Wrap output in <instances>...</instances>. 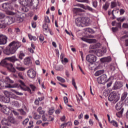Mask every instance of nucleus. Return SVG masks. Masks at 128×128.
Wrapping results in <instances>:
<instances>
[{"mask_svg":"<svg viewBox=\"0 0 128 128\" xmlns=\"http://www.w3.org/2000/svg\"><path fill=\"white\" fill-rule=\"evenodd\" d=\"M18 76L20 78H21V80H24V73L20 72L18 74Z\"/></svg>","mask_w":128,"mask_h":128,"instance_id":"nucleus-48","label":"nucleus"},{"mask_svg":"<svg viewBox=\"0 0 128 128\" xmlns=\"http://www.w3.org/2000/svg\"><path fill=\"white\" fill-rule=\"evenodd\" d=\"M4 22H5L7 26H10L14 22V18L12 16H7L4 18Z\"/></svg>","mask_w":128,"mask_h":128,"instance_id":"nucleus-8","label":"nucleus"},{"mask_svg":"<svg viewBox=\"0 0 128 128\" xmlns=\"http://www.w3.org/2000/svg\"><path fill=\"white\" fill-rule=\"evenodd\" d=\"M33 118H34V120H40V118H42V116L39 115V114H37L36 113H34Z\"/></svg>","mask_w":128,"mask_h":128,"instance_id":"nucleus-37","label":"nucleus"},{"mask_svg":"<svg viewBox=\"0 0 128 128\" xmlns=\"http://www.w3.org/2000/svg\"><path fill=\"white\" fill-rule=\"evenodd\" d=\"M88 68L89 70H94V72H96V65L89 64L88 66Z\"/></svg>","mask_w":128,"mask_h":128,"instance_id":"nucleus-40","label":"nucleus"},{"mask_svg":"<svg viewBox=\"0 0 128 128\" xmlns=\"http://www.w3.org/2000/svg\"><path fill=\"white\" fill-rule=\"evenodd\" d=\"M76 24L77 26L84 27L82 26V18H78L76 20Z\"/></svg>","mask_w":128,"mask_h":128,"instance_id":"nucleus-17","label":"nucleus"},{"mask_svg":"<svg viewBox=\"0 0 128 128\" xmlns=\"http://www.w3.org/2000/svg\"><path fill=\"white\" fill-rule=\"evenodd\" d=\"M118 22H124L126 20V17H123L122 19V17L117 18Z\"/></svg>","mask_w":128,"mask_h":128,"instance_id":"nucleus-46","label":"nucleus"},{"mask_svg":"<svg viewBox=\"0 0 128 128\" xmlns=\"http://www.w3.org/2000/svg\"><path fill=\"white\" fill-rule=\"evenodd\" d=\"M27 75L30 78H34L36 76V72L34 70L31 68L27 72Z\"/></svg>","mask_w":128,"mask_h":128,"instance_id":"nucleus-9","label":"nucleus"},{"mask_svg":"<svg viewBox=\"0 0 128 128\" xmlns=\"http://www.w3.org/2000/svg\"><path fill=\"white\" fill-rule=\"evenodd\" d=\"M56 78L58 80H59V82H66V80L62 77H60L58 76L56 77Z\"/></svg>","mask_w":128,"mask_h":128,"instance_id":"nucleus-43","label":"nucleus"},{"mask_svg":"<svg viewBox=\"0 0 128 128\" xmlns=\"http://www.w3.org/2000/svg\"><path fill=\"white\" fill-rule=\"evenodd\" d=\"M14 84V81L10 78L6 77L5 80H0V86L2 88H18V83H16L14 84Z\"/></svg>","mask_w":128,"mask_h":128,"instance_id":"nucleus-1","label":"nucleus"},{"mask_svg":"<svg viewBox=\"0 0 128 128\" xmlns=\"http://www.w3.org/2000/svg\"><path fill=\"white\" fill-rule=\"evenodd\" d=\"M18 112H20V114H22V116H26V112H24V109L22 108H20L18 109Z\"/></svg>","mask_w":128,"mask_h":128,"instance_id":"nucleus-45","label":"nucleus"},{"mask_svg":"<svg viewBox=\"0 0 128 128\" xmlns=\"http://www.w3.org/2000/svg\"><path fill=\"white\" fill-rule=\"evenodd\" d=\"M8 42V37L6 35H0V46L2 44H6Z\"/></svg>","mask_w":128,"mask_h":128,"instance_id":"nucleus-10","label":"nucleus"},{"mask_svg":"<svg viewBox=\"0 0 128 128\" xmlns=\"http://www.w3.org/2000/svg\"><path fill=\"white\" fill-rule=\"evenodd\" d=\"M90 18L87 17H83L82 18V26H90Z\"/></svg>","mask_w":128,"mask_h":128,"instance_id":"nucleus-14","label":"nucleus"},{"mask_svg":"<svg viewBox=\"0 0 128 128\" xmlns=\"http://www.w3.org/2000/svg\"><path fill=\"white\" fill-rule=\"evenodd\" d=\"M2 110V112H4V114H7V116L10 114V108H7L6 106H4Z\"/></svg>","mask_w":128,"mask_h":128,"instance_id":"nucleus-20","label":"nucleus"},{"mask_svg":"<svg viewBox=\"0 0 128 128\" xmlns=\"http://www.w3.org/2000/svg\"><path fill=\"white\" fill-rule=\"evenodd\" d=\"M54 108L49 110L48 112V114H50V116H52V114H54Z\"/></svg>","mask_w":128,"mask_h":128,"instance_id":"nucleus-57","label":"nucleus"},{"mask_svg":"<svg viewBox=\"0 0 128 128\" xmlns=\"http://www.w3.org/2000/svg\"><path fill=\"white\" fill-rule=\"evenodd\" d=\"M86 60L91 64H94V63L96 62V56L94 55L90 54L86 56Z\"/></svg>","mask_w":128,"mask_h":128,"instance_id":"nucleus-6","label":"nucleus"},{"mask_svg":"<svg viewBox=\"0 0 128 128\" xmlns=\"http://www.w3.org/2000/svg\"><path fill=\"white\" fill-rule=\"evenodd\" d=\"M120 97L118 96L116 92L113 91L109 95L108 100L109 102H113L114 104H116L120 100Z\"/></svg>","mask_w":128,"mask_h":128,"instance_id":"nucleus-3","label":"nucleus"},{"mask_svg":"<svg viewBox=\"0 0 128 128\" xmlns=\"http://www.w3.org/2000/svg\"><path fill=\"white\" fill-rule=\"evenodd\" d=\"M44 21L47 24H50V18H48V16H45V18H44Z\"/></svg>","mask_w":128,"mask_h":128,"instance_id":"nucleus-51","label":"nucleus"},{"mask_svg":"<svg viewBox=\"0 0 128 128\" xmlns=\"http://www.w3.org/2000/svg\"><path fill=\"white\" fill-rule=\"evenodd\" d=\"M10 101V97L0 95V102H2L5 104H8Z\"/></svg>","mask_w":128,"mask_h":128,"instance_id":"nucleus-13","label":"nucleus"},{"mask_svg":"<svg viewBox=\"0 0 128 128\" xmlns=\"http://www.w3.org/2000/svg\"><path fill=\"white\" fill-rule=\"evenodd\" d=\"M8 58H6L1 60L0 64H8Z\"/></svg>","mask_w":128,"mask_h":128,"instance_id":"nucleus-32","label":"nucleus"},{"mask_svg":"<svg viewBox=\"0 0 128 128\" xmlns=\"http://www.w3.org/2000/svg\"><path fill=\"white\" fill-rule=\"evenodd\" d=\"M39 40L40 42H42L44 40V37L42 36V34H40Z\"/></svg>","mask_w":128,"mask_h":128,"instance_id":"nucleus-52","label":"nucleus"},{"mask_svg":"<svg viewBox=\"0 0 128 128\" xmlns=\"http://www.w3.org/2000/svg\"><path fill=\"white\" fill-rule=\"evenodd\" d=\"M124 86V85L122 84V82H116L114 84L112 90H120V88H122Z\"/></svg>","mask_w":128,"mask_h":128,"instance_id":"nucleus-7","label":"nucleus"},{"mask_svg":"<svg viewBox=\"0 0 128 128\" xmlns=\"http://www.w3.org/2000/svg\"><path fill=\"white\" fill-rule=\"evenodd\" d=\"M110 124H112L114 126H115L116 128H118V122L114 120H112L110 122Z\"/></svg>","mask_w":128,"mask_h":128,"instance_id":"nucleus-39","label":"nucleus"},{"mask_svg":"<svg viewBox=\"0 0 128 128\" xmlns=\"http://www.w3.org/2000/svg\"><path fill=\"white\" fill-rule=\"evenodd\" d=\"M18 82L20 83V84H17L18 85V86L15 87V88H20V86L22 90H24V86H26V84H24V82H22V80H18Z\"/></svg>","mask_w":128,"mask_h":128,"instance_id":"nucleus-27","label":"nucleus"},{"mask_svg":"<svg viewBox=\"0 0 128 128\" xmlns=\"http://www.w3.org/2000/svg\"><path fill=\"white\" fill-rule=\"evenodd\" d=\"M4 16H6L4 14V13L2 12H0V20L4 18Z\"/></svg>","mask_w":128,"mask_h":128,"instance_id":"nucleus-63","label":"nucleus"},{"mask_svg":"<svg viewBox=\"0 0 128 128\" xmlns=\"http://www.w3.org/2000/svg\"><path fill=\"white\" fill-rule=\"evenodd\" d=\"M100 61L102 64H104V62H112V58L110 56L103 58L100 59Z\"/></svg>","mask_w":128,"mask_h":128,"instance_id":"nucleus-16","label":"nucleus"},{"mask_svg":"<svg viewBox=\"0 0 128 128\" xmlns=\"http://www.w3.org/2000/svg\"><path fill=\"white\" fill-rule=\"evenodd\" d=\"M100 43L92 45L91 48L92 50H89V52L90 54H96V52L97 56H102L104 54V51L102 50H98L96 52V48H100Z\"/></svg>","mask_w":128,"mask_h":128,"instance_id":"nucleus-2","label":"nucleus"},{"mask_svg":"<svg viewBox=\"0 0 128 128\" xmlns=\"http://www.w3.org/2000/svg\"><path fill=\"white\" fill-rule=\"evenodd\" d=\"M78 2H86V4H89L90 0H76Z\"/></svg>","mask_w":128,"mask_h":128,"instance_id":"nucleus-50","label":"nucleus"},{"mask_svg":"<svg viewBox=\"0 0 128 128\" xmlns=\"http://www.w3.org/2000/svg\"><path fill=\"white\" fill-rule=\"evenodd\" d=\"M30 120V119H28V118H26L22 122V124L24 126H26V124H28V121Z\"/></svg>","mask_w":128,"mask_h":128,"instance_id":"nucleus-49","label":"nucleus"},{"mask_svg":"<svg viewBox=\"0 0 128 128\" xmlns=\"http://www.w3.org/2000/svg\"><path fill=\"white\" fill-rule=\"evenodd\" d=\"M128 93L127 92H124L121 95L120 98V101L121 102H124V100H126V98H128Z\"/></svg>","mask_w":128,"mask_h":128,"instance_id":"nucleus-18","label":"nucleus"},{"mask_svg":"<svg viewBox=\"0 0 128 128\" xmlns=\"http://www.w3.org/2000/svg\"><path fill=\"white\" fill-rule=\"evenodd\" d=\"M8 60L10 62H18V59L16 58V56H12L11 57H8Z\"/></svg>","mask_w":128,"mask_h":128,"instance_id":"nucleus-25","label":"nucleus"},{"mask_svg":"<svg viewBox=\"0 0 128 128\" xmlns=\"http://www.w3.org/2000/svg\"><path fill=\"white\" fill-rule=\"evenodd\" d=\"M116 65H114V64L109 65V68L111 70H116Z\"/></svg>","mask_w":128,"mask_h":128,"instance_id":"nucleus-44","label":"nucleus"},{"mask_svg":"<svg viewBox=\"0 0 128 128\" xmlns=\"http://www.w3.org/2000/svg\"><path fill=\"white\" fill-rule=\"evenodd\" d=\"M24 15L21 14L20 16H16V20L18 22H22L24 21Z\"/></svg>","mask_w":128,"mask_h":128,"instance_id":"nucleus-24","label":"nucleus"},{"mask_svg":"<svg viewBox=\"0 0 128 128\" xmlns=\"http://www.w3.org/2000/svg\"><path fill=\"white\" fill-rule=\"evenodd\" d=\"M122 27L124 28H128V24H127V23H124L122 24Z\"/></svg>","mask_w":128,"mask_h":128,"instance_id":"nucleus-62","label":"nucleus"},{"mask_svg":"<svg viewBox=\"0 0 128 128\" xmlns=\"http://www.w3.org/2000/svg\"><path fill=\"white\" fill-rule=\"evenodd\" d=\"M10 46H12L14 50H16H16L19 48H20L22 44L19 42H16V41H12V42L10 44Z\"/></svg>","mask_w":128,"mask_h":128,"instance_id":"nucleus-11","label":"nucleus"},{"mask_svg":"<svg viewBox=\"0 0 128 128\" xmlns=\"http://www.w3.org/2000/svg\"><path fill=\"white\" fill-rule=\"evenodd\" d=\"M2 66H6L7 70L10 72H16V68H14V66L12 64H6V65H2Z\"/></svg>","mask_w":128,"mask_h":128,"instance_id":"nucleus-15","label":"nucleus"},{"mask_svg":"<svg viewBox=\"0 0 128 128\" xmlns=\"http://www.w3.org/2000/svg\"><path fill=\"white\" fill-rule=\"evenodd\" d=\"M6 28V22L0 23V28Z\"/></svg>","mask_w":128,"mask_h":128,"instance_id":"nucleus-47","label":"nucleus"},{"mask_svg":"<svg viewBox=\"0 0 128 128\" xmlns=\"http://www.w3.org/2000/svg\"><path fill=\"white\" fill-rule=\"evenodd\" d=\"M82 40L84 42H89V44H92V42H96V39H86L84 38H82Z\"/></svg>","mask_w":128,"mask_h":128,"instance_id":"nucleus-28","label":"nucleus"},{"mask_svg":"<svg viewBox=\"0 0 128 128\" xmlns=\"http://www.w3.org/2000/svg\"><path fill=\"white\" fill-rule=\"evenodd\" d=\"M122 102L120 100L116 104V108L117 110H122Z\"/></svg>","mask_w":128,"mask_h":128,"instance_id":"nucleus-21","label":"nucleus"},{"mask_svg":"<svg viewBox=\"0 0 128 128\" xmlns=\"http://www.w3.org/2000/svg\"><path fill=\"white\" fill-rule=\"evenodd\" d=\"M54 68L56 70H62L64 68V66L60 64L55 65Z\"/></svg>","mask_w":128,"mask_h":128,"instance_id":"nucleus-26","label":"nucleus"},{"mask_svg":"<svg viewBox=\"0 0 128 128\" xmlns=\"http://www.w3.org/2000/svg\"><path fill=\"white\" fill-rule=\"evenodd\" d=\"M8 120L9 122V125L10 124H14V122H16V120H14V118L12 116H8Z\"/></svg>","mask_w":128,"mask_h":128,"instance_id":"nucleus-31","label":"nucleus"},{"mask_svg":"<svg viewBox=\"0 0 128 128\" xmlns=\"http://www.w3.org/2000/svg\"><path fill=\"white\" fill-rule=\"evenodd\" d=\"M13 92L18 96H24V94H22V92H18L16 90H13Z\"/></svg>","mask_w":128,"mask_h":128,"instance_id":"nucleus-53","label":"nucleus"},{"mask_svg":"<svg viewBox=\"0 0 128 128\" xmlns=\"http://www.w3.org/2000/svg\"><path fill=\"white\" fill-rule=\"evenodd\" d=\"M124 113V108H122L121 110L116 113V116L118 118H122V114Z\"/></svg>","mask_w":128,"mask_h":128,"instance_id":"nucleus-35","label":"nucleus"},{"mask_svg":"<svg viewBox=\"0 0 128 128\" xmlns=\"http://www.w3.org/2000/svg\"><path fill=\"white\" fill-rule=\"evenodd\" d=\"M48 25L46 24H45L43 26V30L44 32H46L48 30Z\"/></svg>","mask_w":128,"mask_h":128,"instance_id":"nucleus-58","label":"nucleus"},{"mask_svg":"<svg viewBox=\"0 0 128 128\" xmlns=\"http://www.w3.org/2000/svg\"><path fill=\"white\" fill-rule=\"evenodd\" d=\"M110 80V78H108V76H106V74L102 75L98 77L97 78V82L98 84H106V82H108V80Z\"/></svg>","mask_w":128,"mask_h":128,"instance_id":"nucleus-5","label":"nucleus"},{"mask_svg":"<svg viewBox=\"0 0 128 128\" xmlns=\"http://www.w3.org/2000/svg\"><path fill=\"white\" fill-rule=\"evenodd\" d=\"M30 88L32 90V92H34L36 88V86L32 85V84H30Z\"/></svg>","mask_w":128,"mask_h":128,"instance_id":"nucleus-64","label":"nucleus"},{"mask_svg":"<svg viewBox=\"0 0 128 128\" xmlns=\"http://www.w3.org/2000/svg\"><path fill=\"white\" fill-rule=\"evenodd\" d=\"M48 115L46 114H44L42 116V122H50L51 120H50L48 119Z\"/></svg>","mask_w":128,"mask_h":128,"instance_id":"nucleus-22","label":"nucleus"},{"mask_svg":"<svg viewBox=\"0 0 128 128\" xmlns=\"http://www.w3.org/2000/svg\"><path fill=\"white\" fill-rule=\"evenodd\" d=\"M24 56H26V54H24L22 51H20L18 56V58H20V60H22Z\"/></svg>","mask_w":128,"mask_h":128,"instance_id":"nucleus-41","label":"nucleus"},{"mask_svg":"<svg viewBox=\"0 0 128 128\" xmlns=\"http://www.w3.org/2000/svg\"><path fill=\"white\" fill-rule=\"evenodd\" d=\"M13 104L15 106H20V103L18 101H14Z\"/></svg>","mask_w":128,"mask_h":128,"instance_id":"nucleus-61","label":"nucleus"},{"mask_svg":"<svg viewBox=\"0 0 128 128\" xmlns=\"http://www.w3.org/2000/svg\"><path fill=\"white\" fill-rule=\"evenodd\" d=\"M24 63L25 64H32V60L30 57H27L24 60Z\"/></svg>","mask_w":128,"mask_h":128,"instance_id":"nucleus-29","label":"nucleus"},{"mask_svg":"<svg viewBox=\"0 0 128 128\" xmlns=\"http://www.w3.org/2000/svg\"><path fill=\"white\" fill-rule=\"evenodd\" d=\"M72 84L74 86V88L78 90V86H76V81L74 80V78H72Z\"/></svg>","mask_w":128,"mask_h":128,"instance_id":"nucleus-42","label":"nucleus"},{"mask_svg":"<svg viewBox=\"0 0 128 128\" xmlns=\"http://www.w3.org/2000/svg\"><path fill=\"white\" fill-rule=\"evenodd\" d=\"M111 6L112 8H116V2H112Z\"/></svg>","mask_w":128,"mask_h":128,"instance_id":"nucleus-59","label":"nucleus"},{"mask_svg":"<svg viewBox=\"0 0 128 128\" xmlns=\"http://www.w3.org/2000/svg\"><path fill=\"white\" fill-rule=\"evenodd\" d=\"M104 72V70H99L96 72L95 76H100V74H102Z\"/></svg>","mask_w":128,"mask_h":128,"instance_id":"nucleus-34","label":"nucleus"},{"mask_svg":"<svg viewBox=\"0 0 128 128\" xmlns=\"http://www.w3.org/2000/svg\"><path fill=\"white\" fill-rule=\"evenodd\" d=\"M100 68H102V65L99 64L97 66H96L95 71L98 70H100Z\"/></svg>","mask_w":128,"mask_h":128,"instance_id":"nucleus-56","label":"nucleus"},{"mask_svg":"<svg viewBox=\"0 0 128 128\" xmlns=\"http://www.w3.org/2000/svg\"><path fill=\"white\" fill-rule=\"evenodd\" d=\"M37 112L40 114H44V110H42V108L40 106L37 109Z\"/></svg>","mask_w":128,"mask_h":128,"instance_id":"nucleus-36","label":"nucleus"},{"mask_svg":"<svg viewBox=\"0 0 128 128\" xmlns=\"http://www.w3.org/2000/svg\"><path fill=\"white\" fill-rule=\"evenodd\" d=\"M16 68L20 72H24V70H26V68L24 67H16Z\"/></svg>","mask_w":128,"mask_h":128,"instance_id":"nucleus-54","label":"nucleus"},{"mask_svg":"<svg viewBox=\"0 0 128 128\" xmlns=\"http://www.w3.org/2000/svg\"><path fill=\"white\" fill-rule=\"evenodd\" d=\"M12 3H4L2 4V8L6 10H12Z\"/></svg>","mask_w":128,"mask_h":128,"instance_id":"nucleus-12","label":"nucleus"},{"mask_svg":"<svg viewBox=\"0 0 128 128\" xmlns=\"http://www.w3.org/2000/svg\"><path fill=\"white\" fill-rule=\"evenodd\" d=\"M86 10H90V12H92V10H94L92 8V7L88 6H86Z\"/></svg>","mask_w":128,"mask_h":128,"instance_id":"nucleus-60","label":"nucleus"},{"mask_svg":"<svg viewBox=\"0 0 128 128\" xmlns=\"http://www.w3.org/2000/svg\"><path fill=\"white\" fill-rule=\"evenodd\" d=\"M28 36L30 40H34V42L36 40V36H32V34H28Z\"/></svg>","mask_w":128,"mask_h":128,"instance_id":"nucleus-38","label":"nucleus"},{"mask_svg":"<svg viewBox=\"0 0 128 128\" xmlns=\"http://www.w3.org/2000/svg\"><path fill=\"white\" fill-rule=\"evenodd\" d=\"M2 124H3V126H10V124L8 122V119L4 118L2 120Z\"/></svg>","mask_w":128,"mask_h":128,"instance_id":"nucleus-30","label":"nucleus"},{"mask_svg":"<svg viewBox=\"0 0 128 128\" xmlns=\"http://www.w3.org/2000/svg\"><path fill=\"white\" fill-rule=\"evenodd\" d=\"M22 12H26L28 11V10L26 8V7H22Z\"/></svg>","mask_w":128,"mask_h":128,"instance_id":"nucleus-55","label":"nucleus"},{"mask_svg":"<svg viewBox=\"0 0 128 128\" xmlns=\"http://www.w3.org/2000/svg\"><path fill=\"white\" fill-rule=\"evenodd\" d=\"M24 6H32V0H25V4Z\"/></svg>","mask_w":128,"mask_h":128,"instance_id":"nucleus-33","label":"nucleus"},{"mask_svg":"<svg viewBox=\"0 0 128 128\" xmlns=\"http://www.w3.org/2000/svg\"><path fill=\"white\" fill-rule=\"evenodd\" d=\"M16 49L14 48V47L12 46H10V44L7 46L3 51L4 54L6 56H10L16 54Z\"/></svg>","mask_w":128,"mask_h":128,"instance_id":"nucleus-4","label":"nucleus"},{"mask_svg":"<svg viewBox=\"0 0 128 128\" xmlns=\"http://www.w3.org/2000/svg\"><path fill=\"white\" fill-rule=\"evenodd\" d=\"M84 10L80 8H74L73 9V12L76 14H78L80 12H84Z\"/></svg>","mask_w":128,"mask_h":128,"instance_id":"nucleus-19","label":"nucleus"},{"mask_svg":"<svg viewBox=\"0 0 128 128\" xmlns=\"http://www.w3.org/2000/svg\"><path fill=\"white\" fill-rule=\"evenodd\" d=\"M38 0H32V6L34 7V8H36V10L38 8Z\"/></svg>","mask_w":128,"mask_h":128,"instance_id":"nucleus-23","label":"nucleus"}]
</instances>
